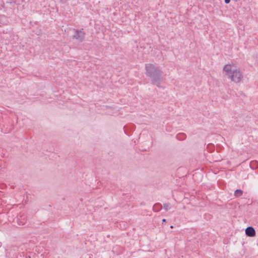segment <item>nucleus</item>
Segmentation results:
<instances>
[{
	"label": "nucleus",
	"instance_id": "f8f14e48",
	"mask_svg": "<svg viewBox=\"0 0 258 258\" xmlns=\"http://www.w3.org/2000/svg\"><path fill=\"white\" fill-rule=\"evenodd\" d=\"M22 223V225H24V222H21Z\"/></svg>",
	"mask_w": 258,
	"mask_h": 258
},
{
	"label": "nucleus",
	"instance_id": "f257e3e1",
	"mask_svg": "<svg viewBox=\"0 0 258 258\" xmlns=\"http://www.w3.org/2000/svg\"><path fill=\"white\" fill-rule=\"evenodd\" d=\"M146 75L151 78L153 84L156 85L158 87H161L160 84L163 81V72L155 65L151 63L146 64Z\"/></svg>",
	"mask_w": 258,
	"mask_h": 258
},
{
	"label": "nucleus",
	"instance_id": "9d476101",
	"mask_svg": "<svg viewBox=\"0 0 258 258\" xmlns=\"http://www.w3.org/2000/svg\"><path fill=\"white\" fill-rule=\"evenodd\" d=\"M225 1V3L226 4H228L230 3V0H224Z\"/></svg>",
	"mask_w": 258,
	"mask_h": 258
},
{
	"label": "nucleus",
	"instance_id": "39448f33",
	"mask_svg": "<svg viewBox=\"0 0 258 258\" xmlns=\"http://www.w3.org/2000/svg\"><path fill=\"white\" fill-rule=\"evenodd\" d=\"M223 71L226 73V75L228 76L229 74L232 73L231 67L230 65H225L223 68Z\"/></svg>",
	"mask_w": 258,
	"mask_h": 258
},
{
	"label": "nucleus",
	"instance_id": "9b49d317",
	"mask_svg": "<svg viewBox=\"0 0 258 258\" xmlns=\"http://www.w3.org/2000/svg\"><path fill=\"white\" fill-rule=\"evenodd\" d=\"M165 221H166V220H165V219H163L162 220V222H165Z\"/></svg>",
	"mask_w": 258,
	"mask_h": 258
},
{
	"label": "nucleus",
	"instance_id": "1a4fd4ad",
	"mask_svg": "<svg viewBox=\"0 0 258 258\" xmlns=\"http://www.w3.org/2000/svg\"><path fill=\"white\" fill-rule=\"evenodd\" d=\"M163 208L165 210L168 211L170 209V207L167 204H164L163 205Z\"/></svg>",
	"mask_w": 258,
	"mask_h": 258
},
{
	"label": "nucleus",
	"instance_id": "6e6552de",
	"mask_svg": "<svg viewBox=\"0 0 258 258\" xmlns=\"http://www.w3.org/2000/svg\"><path fill=\"white\" fill-rule=\"evenodd\" d=\"M243 194L242 190L241 189H236L234 192V196L236 197L241 196Z\"/></svg>",
	"mask_w": 258,
	"mask_h": 258
},
{
	"label": "nucleus",
	"instance_id": "f03ea898",
	"mask_svg": "<svg viewBox=\"0 0 258 258\" xmlns=\"http://www.w3.org/2000/svg\"><path fill=\"white\" fill-rule=\"evenodd\" d=\"M228 77L231 79L232 81L237 83L241 81L242 75L240 71L235 69L233 70L230 74L228 75Z\"/></svg>",
	"mask_w": 258,
	"mask_h": 258
},
{
	"label": "nucleus",
	"instance_id": "423d86ee",
	"mask_svg": "<svg viewBox=\"0 0 258 258\" xmlns=\"http://www.w3.org/2000/svg\"><path fill=\"white\" fill-rule=\"evenodd\" d=\"M162 206L159 203H157L155 204L153 207V210L154 212H159L162 209Z\"/></svg>",
	"mask_w": 258,
	"mask_h": 258
},
{
	"label": "nucleus",
	"instance_id": "ddd939ff",
	"mask_svg": "<svg viewBox=\"0 0 258 258\" xmlns=\"http://www.w3.org/2000/svg\"><path fill=\"white\" fill-rule=\"evenodd\" d=\"M173 227V226H171L170 228H172Z\"/></svg>",
	"mask_w": 258,
	"mask_h": 258
},
{
	"label": "nucleus",
	"instance_id": "20e7f679",
	"mask_svg": "<svg viewBox=\"0 0 258 258\" xmlns=\"http://www.w3.org/2000/svg\"><path fill=\"white\" fill-rule=\"evenodd\" d=\"M245 234L248 236L253 237L255 235V231L252 227L249 226L246 228Z\"/></svg>",
	"mask_w": 258,
	"mask_h": 258
},
{
	"label": "nucleus",
	"instance_id": "7ed1b4c3",
	"mask_svg": "<svg viewBox=\"0 0 258 258\" xmlns=\"http://www.w3.org/2000/svg\"><path fill=\"white\" fill-rule=\"evenodd\" d=\"M74 30L75 33L73 35V38L79 42H82L84 39L85 35V33L83 31V29H81L80 30L74 29Z\"/></svg>",
	"mask_w": 258,
	"mask_h": 258
},
{
	"label": "nucleus",
	"instance_id": "0eeeda50",
	"mask_svg": "<svg viewBox=\"0 0 258 258\" xmlns=\"http://www.w3.org/2000/svg\"><path fill=\"white\" fill-rule=\"evenodd\" d=\"M176 138L178 140H183L185 139L186 135L183 133H180L177 135Z\"/></svg>",
	"mask_w": 258,
	"mask_h": 258
}]
</instances>
